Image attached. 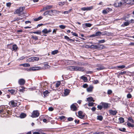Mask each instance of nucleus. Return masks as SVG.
<instances>
[{"label":"nucleus","mask_w":134,"mask_h":134,"mask_svg":"<svg viewBox=\"0 0 134 134\" xmlns=\"http://www.w3.org/2000/svg\"><path fill=\"white\" fill-rule=\"evenodd\" d=\"M67 69L71 71H83L85 69L83 67H80L76 66H70L67 67Z\"/></svg>","instance_id":"obj_1"},{"label":"nucleus","mask_w":134,"mask_h":134,"mask_svg":"<svg viewBox=\"0 0 134 134\" xmlns=\"http://www.w3.org/2000/svg\"><path fill=\"white\" fill-rule=\"evenodd\" d=\"M25 8L24 7H20L19 8L17 9L14 12L15 14H18L19 16H21V15L24 14L23 12L25 9Z\"/></svg>","instance_id":"obj_2"},{"label":"nucleus","mask_w":134,"mask_h":134,"mask_svg":"<svg viewBox=\"0 0 134 134\" xmlns=\"http://www.w3.org/2000/svg\"><path fill=\"white\" fill-rule=\"evenodd\" d=\"M124 0H118L115 2L114 5L116 7H120L124 4Z\"/></svg>","instance_id":"obj_3"},{"label":"nucleus","mask_w":134,"mask_h":134,"mask_svg":"<svg viewBox=\"0 0 134 134\" xmlns=\"http://www.w3.org/2000/svg\"><path fill=\"white\" fill-rule=\"evenodd\" d=\"M104 47V46L102 45H91L89 47V48H94L95 49H99L100 48L102 49H103Z\"/></svg>","instance_id":"obj_4"},{"label":"nucleus","mask_w":134,"mask_h":134,"mask_svg":"<svg viewBox=\"0 0 134 134\" xmlns=\"http://www.w3.org/2000/svg\"><path fill=\"white\" fill-rule=\"evenodd\" d=\"M40 115V113L38 110H34L32 113L31 117L33 118L38 117Z\"/></svg>","instance_id":"obj_5"},{"label":"nucleus","mask_w":134,"mask_h":134,"mask_svg":"<svg viewBox=\"0 0 134 134\" xmlns=\"http://www.w3.org/2000/svg\"><path fill=\"white\" fill-rule=\"evenodd\" d=\"M124 4L125 3L131 4H134V0H124Z\"/></svg>","instance_id":"obj_6"},{"label":"nucleus","mask_w":134,"mask_h":134,"mask_svg":"<svg viewBox=\"0 0 134 134\" xmlns=\"http://www.w3.org/2000/svg\"><path fill=\"white\" fill-rule=\"evenodd\" d=\"M9 104L10 105L12 106L13 107H15L17 105V103L13 100L10 101L9 103Z\"/></svg>","instance_id":"obj_7"},{"label":"nucleus","mask_w":134,"mask_h":134,"mask_svg":"<svg viewBox=\"0 0 134 134\" xmlns=\"http://www.w3.org/2000/svg\"><path fill=\"white\" fill-rule=\"evenodd\" d=\"M100 104L102 105L104 109H107L109 107V104L108 103L101 102Z\"/></svg>","instance_id":"obj_8"},{"label":"nucleus","mask_w":134,"mask_h":134,"mask_svg":"<svg viewBox=\"0 0 134 134\" xmlns=\"http://www.w3.org/2000/svg\"><path fill=\"white\" fill-rule=\"evenodd\" d=\"M18 83L20 85H23L25 83V80L23 79H19L18 81Z\"/></svg>","instance_id":"obj_9"},{"label":"nucleus","mask_w":134,"mask_h":134,"mask_svg":"<svg viewBox=\"0 0 134 134\" xmlns=\"http://www.w3.org/2000/svg\"><path fill=\"white\" fill-rule=\"evenodd\" d=\"M78 115H79V117L81 119L83 118L85 116V115L82 114V112L81 111H79Z\"/></svg>","instance_id":"obj_10"},{"label":"nucleus","mask_w":134,"mask_h":134,"mask_svg":"<svg viewBox=\"0 0 134 134\" xmlns=\"http://www.w3.org/2000/svg\"><path fill=\"white\" fill-rule=\"evenodd\" d=\"M109 113L113 115H115L117 113V112L116 110H109Z\"/></svg>","instance_id":"obj_11"},{"label":"nucleus","mask_w":134,"mask_h":134,"mask_svg":"<svg viewBox=\"0 0 134 134\" xmlns=\"http://www.w3.org/2000/svg\"><path fill=\"white\" fill-rule=\"evenodd\" d=\"M70 108L71 110L73 111H75L77 109L76 107L74 104L71 105Z\"/></svg>","instance_id":"obj_12"},{"label":"nucleus","mask_w":134,"mask_h":134,"mask_svg":"<svg viewBox=\"0 0 134 134\" xmlns=\"http://www.w3.org/2000/svg\"><path fill=\"white\" fill-rule=\"evenodd\" d=\"M44 68L45 69H47L50 68V66L48 65V63L47 62H45L44 63Z\"/></svg>","instance_id":"obj_13"},{"label":"nucleus","mask_w":134,"mask_h":134,"mask_svg":"<svg viewBox=\"0 0 134 134\" xmlns=\"http://www.w3.org/2000/svg\"><path fill=\"white\" fill-rule=\"evenodd\" d=\"M70 90L66 89L64 91V94L65 96H66L68 95L70 92Z\"/></svg>","instance_id":"obj_14"},{"label":"nucleus","mask_w":134,"mask_h":134,"mask_svg":"<svg viewBox=\"0 0 134 134\" xmlns=\"http://www.w3.org/2000/svg\"><path fill=\"white\" fill-rule=\"evenodd\" d=\"M33 71L38 70H42L43 68L39 66H35L33 67Z\"/></svg>","instance_id":"obj_15"},{"label":"nucleus","mask_w":134,"mask_h":134,"mask_svg":"<svg viewBox=\"0 0 134 134\" xmlns=\"http://www.w3.org/2000/svg\"><path fill=\"white\" fill-rule=\"evenodd\" d=\"M93 88V86L92 85H90L87 89V90L88 92L92 91Z\"/></svg>","instance_id":"obj_16"},{"label":"nucleus","mask_w":134,"mask_h":134,"mask_svg":"<svg viewBox=\"0 0 134 134\" xmlns=\"http://www.w3.org/2000/svg\"><path fill=\"white\" fill-rule=\"evenodd\" d=\"M92 24L89 23H86L82 24V26L83 27H85V26L87 27H90L92 26Z\"/></svg>","instance_id":"obj_17"},{"label":"nucleus","mask_w":134,"mask_h":134,"mask_svg":"<svg viewBox=\"0 0 134 134\" xmlns=\"http://www.w3.org/2000/svg\"><path fill=\"white\" fill-rule=\"evenodd\" d=\"M49 93V92L47 90H46L44 92H43V94L44 95L43 97H45L46 96H48Z\"/></svg>","instance_id":"obj_18"},{"label":"nucleus","mask_w":134,"mask_h":134,"mask_svg":"<svg viewBox=\"0 0 134 134\" xmlns=\"http://www.w3.org/2000/svg\"><path fill=\"white\" fill-rule=\"evenodd\" d=\"M105 67L102 65H100L97 68V69L98 70H100L105 69Z\"/></svg>","instance_id":"obj_19"},{"label":"nucleus","mask_w":134,"mask_h":134,"mask_svg":"<svg viewBox=\"0 0 134 134\" xmlns=\"http://www.w3.org/2000/svg\"><path fill=\"white\" fill-rule=\"evenodd\" d=\"M6 113V110L4 108L0 109V114H4Z\"/></svg>","instance_id":"obj_20"},{"label":"nucleus","mask_w":134,"mask_h":134,"mask_svg":"<svg viewBox=\"0 0 134 134\" xmlns=\"http://www.w3.org/2000/svg\"><path fill=\"white\" fill-rule=\"evenodd\" d=\"M130 23V21H127V22H124V24L122 25V26H123L124 27L125 26H127Z\"/></svg>","instance_id":"obj_21"},{"label":"nucleus","mask_w":134,"mask_h":134,"mask_svg":"<svg viewBox=\"0 0 134 134\" xmlns=\"http://www.w3.org/2000/svg\"><path fill=\"white\" fill-rule=\"evenodd\" d=\"M87 101L88 102H90L91 101L94 102V100H93V98L92 97H90L87 98Z\"/></svg>","instance_id":"obj_22"},{"label":"nucleus","mask_w":134,"mask_h":134,"mask_svg":"<svg viewBox=\"0 0 134 134\" xmlns=\"http://www.w3.org/2000/svg\"><path fill=\"white\" fill-rule=\"evenodd\" d=\"M13 51H16L18 49V47L16 44H14L12 46Z\"/></svg>","instance_id":"obj_23"},{"label":"nucleus","mask_w":134,"mask_h":134,"mask_svg":"<svg viewBox=\"0 0 134 134\" xmlns=\"http://www.w3.org/2000/svg\"><path fill=\"white\" fill-rule=\"evenodd\" d=\"M26 116V115L24 113H22L20 115V118H25Z\"/></svg>","instance_id":"obj_24"},{"label":"nucleus","mask_w":134,"mask_h":134,"mask_svg":"<svg viewBox=\"0 0 134 134\" xmlns=\"http://www.w3.org/2000/svg\"><path fill=\"white\" fill-rule=\"evenodd\" d=\"M20 65L23 66L24 67H29L30 66V64L28 63H25L23 64H20Z\"/></svg>","instance_id":"obj_25"},{"label":"nucleus","mask_w":134,"mask_h":134,"mask_svg":"<svg viewBox=\"0 0 134 134\" xmlns=\"http://www.w3.org/2000/svg\"><path fill=\"white\" fill-rule=\"evenodd\" d=\"M119 120L120 123H122L124 122V120L122 117L120 118L119 119Z\"/></svg>","instance_id":"obj_26"},{"label":"nucleus","mask_w":134,"mask_h":134,"mask_svg":"<svg viewBox=\"0 0 134 134\" xmlns=\"http://www.w3.org/2000/svg\"><path fill=\"white\" fill-rule=\"evenodd\" d=\"M53 6L52 5H47L45 7L46 10L52 8Z\"/></svg>","instance_id":"obj_27"},{"label":"nucleus","mask_w":134,"mask_h":134,"mask_svg":"<svg viewBox=\"0 0 134 134\" xmlns=\"http://www.w3.org/2000/svg\"><path fill=\"white\" fill-rule=\"evenodd\" d=\"M58 52V50H55L52 52L51 54L52 55H55L57 54Z\"/></svg>","instance_id":"obj_28"},{"label":"nucleus","mask_w":134,"mask_h":134,"mask_svg":"<svg viewBox=\"0 0 134 134\" xmlns=\"http://www.w3.org/2000/svg\"><path fill=\"white\" fill-rule=\"evenodd\" d=\"M102 32L100 31H97L96 32L95 35L96 36H100L101 35Z\"/></svg>","instance_id":"obj_29"},{"label":"nucleus","mask_w":134,"mask_h":134,"mask_svg":"<svg viewBox=\"0 0 134 134\" xmlns=\"http://www.w3.org/2000/svg\"><path fill=\"white\" fill-rule=\"evenodd\" d=\"M127 125L129 127H134V125L133 124H131L130 122H128L127 124Z\"/></svg>","instance_id":"obj_30"},{"label":"nucleus","mask_w":134,"mask_h":134,"mask_svg":"<svg viewBox=\"0 0 134 134\" xmlns=\"http://www.w3.org/2000/svg\"><path fill=\"white\" fill-rule=\"evenodd\" d=\"M41 33V31H38L33 32H31V33H34L35 34H39L40 35Z\"/></svg>","instance_id":"obj_31"},{"label":"nucleus","mask_w":134,"mask_h":134,"mask_svg":"<svg viewBox=\"0 0 134 134\" xmlns=\"http://www.w3.org/2000/svg\"><path fill=\"white\" fill-rule=\"evenodd\" d=\"M42 18V17L41 16H40L37 18H35L34 19V20L35 21H37L40 20H41Z\"/></svg>","instance_id":"obj_32"},{"label":"nucleus","mask_w":134,"mask_h":134,"mask_svg":"<svg viewBox=\"0 0 134 134\" xmlns=\"http://www.w3.org/2000/svg\"><path fill=\"white\" fill-rule=\"evenodd\" d=\"M33 62L38 61L39 60V58L37 57H33Z\"/></svg>","instance_id":"obj_33"},{"label":"nucleus","mask_w":134,"mask_h":134,"mask_svg":"<svg viewBox=\"0 0 134 134\" xmlns=\"http://www.w3.org/2000/svg\"><path fill=\"white\" fill-rule=\"evenodd\" d=\"M81 78L82 80H84L85 82L87 81V77H86L82 76H81Z\"/></svg>","instance_id":"obj_34"},{"label":"nucleus","mask_w":134,"mask_h":134,"mask_svg":"<svg viewBox=\"0 0 134 134\" xmlns=\"http://www.w3.org/2000/svg\"><path fill=\"white\" fill-rule=\"evenodd\" d=\"M27 61L29 62H33V59L32 57L30 58L27 59Z\"/></svg>","instance_id":"obj_35"},{"label":"nucleus","mask_w":134,"mask_h":134,"mask_svg":"<svg viewBox=\"0 0 134 134\" xmlns=\"http://www.w3.org/2000/svg\"><path fill=\"white\" fill-rule=\"evenodd\" d=\"M8 91L9 92H10V93H11L12 94H14V93H15V90H8Z\"/></svg>","instance_id":"obj_36"},{"label":"nucleus","mask_w":134,"mask_h":134,"mask_svg":"<svg viewBox=\"0 0 134 134\" xmlns=\"http://www.w3.org/2000/svg\"><path fill=\"white\" fill-rule=\"evenodd\" d=\"M103 117L101 115L98 116L97 119L100 121H102L103 119Z\"/></svg>","instance_id":"obj_37"},{"label":"nucleus","mask_w":134,"mask_h":134,"mask_svg":"<svg viewBox=\"0 0 134 134\" xmlns=\"http://www.w3.org/2000/svg\"><path fill=\"white\" fill-rule=\"evenodd\" d=\"M31 38L34 39L36 40H37L38 39V37L36 36H32L31 37Z\"/></svg>","instance_id":"obj_38"},{"label":"nucleus","mask_w":134,"mask_h":134,"mask_svg":"<svg viewBox=\"0 0 134 134\" xmlns=\"http://www.w3.org/2000/svg\"><path fill=\"white\" fill-rule=\"evenodd\" d=\"M77 64L80 66H84L85 65V64L83 62H79L77 63Z\"/></svg>","instance_id":"obj_39"},{"label":"nucleus","mask_w":134,"mask_h":134,"mask_svg":"<svg viewBox=\"0 0 134 134\" xmlns=\"http://www.w3.org/2000/svg\"><path fill=\"white\" fill-rule=\"evenodd\" d=\"M42 32L44 34H47L48 33L47 30V29H45L42 31Z\"/></svg>","instance_id":"obj_40"},{"label":"nucleus","mask_w":134,"mask_h":134,"mask_svg":"<svg viewBox=\"0 0 134 134\" xmlns=\"http://www.w3.org/2000/svg\"><path fill=\"white\" fill-rule=\"evenodd\" d=\"M119 130L120 131L123 132H125L126 131V129L124 128H119Z\"/></svg>","instance_id":"obj_41"},{"label":"nucleus","mask_w":134,"mask_h":134,"mask_svg":"<svg viewBox=\"0 0 134 134\" xmlns=\"http://www.w3.org/2000/svg\"><path fill=\"white\" fill-rule=\"evenodd\" d=\"M93 7L92 6L89 7H86V10H89L93 9Z\"/></svg>","instance_id":"obj_42"},{"label":"nucleus","mask_w":134,"mask_h":134,"mask_svg":"<svg viewBox=\"0 0 134 134\" xmlns=\"http://www.w3.org/2000/svg\"><path fill=\"white\" fill-rule=\"evenodd\" d=\"M98 41L99 43H103L105 42V40L104 39L100 40H98Z\"/></svg>","instance_id":"obj_43"},{"label":"nucleus","mask_w":134,"mask_h":134,"mask_svg":"<svg viewBox=\"0 0 134 134\" xmlns=\"http://www.w3.org/2000/svg\"><path fill=\"white\" fill-rule=\"evenodd\" d=\"M95 103L93 102H90V103H89L88 104V105L89 106H93L94 104Z\"/></svg>","instance_id":"obj_44"},{"label":"nucleus","mask_w":134,"mask_h":134,"mask_svg":"<svg viewBox=\"0 0 134 134\" xmlns=\"http://www.w3.org/2000/svg\"><path fill=\"white\" fill-rule=\"evenodd\" d=\"M125 67V66L124 65H121L118 66L117 67L119 69H123Z\"/></svg>","instance_id":"obj_45"},{"label":"nucleus","mask_w":134,"mask_h":134,"mask_svg":"<svg viewBox=\"0 0 134 134\" xmlns=\"http://www.w3.org/2000/svg\"><path fill=\"white\" fill-rule=\"evenodd\" d=\"M127 98H130L132 97V96L130 93H129L127 95Z\"/></svg>","instance_id":"obj_46"},{"label":"nucleus","mask_w":134,"mask_h":134,"mask_svg":"<svg viewBox=\"0 0 134 134\" xmlns=\"http://www.w3.org/2000/svg\"><path fill=\"white\" fill-rule=\"evenodd\" d=\"M97 108L99 109L100 110H101L103 108V106L101 105H98V106H97Z\"/></svg>","instance_id":"obj_47"},{"label":"nucleus","mask_w":134,"mask_h":134,"mask_svg":"<svg viewBox=\"0 0 134 134\" xmlns=\"http://www.w3.org/2000/svg\"><path fill=\"white\" fill-rule=\"evenodd\" d=\"M59 27L62 29H64L66 27V26L63 25H61L59 26Z\"/></svg>","instance_id":"obj_48"},{"label":"nucleus","mask_w":134,"mask_h":134,"mask_svg":"<svg viewBox=\"0 0 134 134\" xmlns=\"http://www.w3.org/2000/svg\"><path fill=\"white\" fill-rule=\"evenodd\" d=\"M105 34L108 36H110L112 35V33L111 32H108L105 33Z\"/></svg>","instance_id":"obj_49"},{"label":"nucleus","mask_w":134,"mask_h":134,"mask_svg":"<svg viewBox=\"0 0 134 134\" xmlns=\"http://www.w3.org/2000/svg\"><path fill=\"white\" fill-rule=\"evenodd\" d=\"M60 81L57 82L56 84V87H58L60 85Z\"/></svg>","instance_id":"obj_50"},{"label":"nucleus","mask_w":134,"mask_h":134,"mask_svg":"<svg viewBox=\"0 0 134 134\" xmlns=\"http://www.w3.org/2000/svg\"><path fill=\"white\" fill-rule=\"evenodd\" d=\"M71 33L72 34V35H73L75 36H76V37L78 36L77 34L76 33L74 32H71Z\"/></svg>","instance_id":"obj_51"},{"label":"nucleus","mask_w":134,"mask_h":134,"mask_svg":"<svg viewBox=\"0 0 134 134\" xmlns=\"http://www.w3.org/2000/svg\"><path fill=\"white\" fill-rule=\"evenodd\" d=\"M11 3L10 2H8V3H6V6L7 7H10L11 6Z\"/></svg>","instance_id":"obj_52"},{"label":"nucleus","mask_w":134,"mask_h":134,"mask_svg":"<svg viewBox=\"0 0 134 134\" xmlns=\"http://www.w3.org/2000/svg\"><path fill=\"white\" fill-rule=\"evenodd\" d=\"M112 91L111 90H109L108 91L107 93L108 94H110L112 93Z\"/></svg>","instance_id":"obj_53"},{"label":"nucleus","mask_w":134,"mask_h":134,"mask_svg":"<svg viewBox=\"0 0 134 134\" xmlns=\"http://www.w3.org/2000/svg\"><path fill=\"white\" fill-rule=\"evenodd\" d=\"M54 109L52 107H50L48 108V110L50 111H52Z\"/></svg>","instance_id":"obj_54"},{"label":"nucleus","mask_w":134,"mask_h":134,"mask_svg":"<svg viewBox=\"0 0 134 134\" xmlns=\"http://www.w3.org/2000/svg\"><path fill=\"white\" fill-rule=\"evenodd\" d=\"M64 38L66 40L68 41H69V38L66 36H64Z\"/></svg>","instance_id":"obj_55"},{"label":"nucleus","mask_w":134,"mask_h":134,"mask_svg":"<svg viewBox=\"0 0 134 134\" xmlns=\"http://www.w3.org/2000/svg\"><path fill=\"white\" fill-rule=\"evenodd\" d=\"M73 120V118L71 117H69L68 118V120L69 121H71Z\"/></svg>","instance_id":"obj_56"},{"label":"nucleus","mask_w":134,"mask_h":134,"mask_svg":"<svg viewBox=\"0 0 134 134\" xmlns=\"http://www.w3.org/2000/svg\"><path fill=\"white\" fill-rule=\"evenodd\" d=\"M102 13L104 14H106L108 13L105 9H104L103 10Z\"/></svg>","instance_id":"obj_57"},{"label":"nucleus","mask_w":134,"mask_h":134,"mask_svg":"<svg viewBox=\"0 0 134 134\" xmlns=\"http://www.w3.org/2000/svg\"><path fill=\"white\" fill-rule=\"evenodd\" d=\"M12 44L10 43L7 45V47L9 48H11L12 47Z\"/></svg>","instance_id":"obj_58"},{"label":"nucleus","mask_w":134,"mask_h":134,"mask_svg":"<svg viewBox=\"0 0 134 134\" xmlns=\"http://www.w3.org/2000/svg\"><path fill=\"white\" fill-rule=\"evenodd\" d=\"M96 108L95 107H92L91 109L93 111H95L96 110Z\"/></svg>","instance_id":"obj_59"},{"label":"nucleus","mask_w":134,"mask_h":134,"mask_svg":"<svg viewBox=\"0 0 134 134\" xmlns=\"http://www.w3.org/2000/svg\"><path fill=\"white\" fill-rule=\"evenodd\" d=\"M88 85L86 84H85L83 85V87L84 88H86L88 86Z\"/></svg>","instance_id":"obj_60"},{"label":"nucleus","mask_w":134,"mask_h":134,"mask_svg":"<svg viewBox=\"0 0 134 134\" xmlns=\"http://www.w3.org/2000/svg\"><path fill=\"white\" fill-rule=\"evenodd\" d=\"M65 117L64 116H61L60 117V119L61 120H64Z\"/></svg>","instance_id":"obj_61"},{"label":"nucleus","mask_w":134,"mask_h":134,"mask_svg":"<svg viewBox=\"0 0 134 134\" xmlns=\"http://www.w3.org/2000/svg\"><path fill=\"white\" fill-rule=\"evenodd\" d=\"M57 30V29H54L53 31V33L55 34H56V32Z\"/></svg>","instance_id":"obj_62"},{"label":"nucleus","mask_w":134,"mask_h":134,"mask_svg":"<svg viewBox=\"0 0 134 134\" xmlns=\"http://www.w3.org/2000/svg\"><path fill=\"white\" fill-rule=\"evenodd\" d=\"M27 70L29 71H34L33 67L29 68L28 70Z\"/></svg>","instance_id":"obj_63"},{"label":"nucleus","mask_w":134,"mask_h":134,"mask_svg":"<svg viewBox=\"0 0 134 134\" xmlns=\"http://www.w3.org/2000/svg\"><path fill=\"white\" fill-rule=\"evenodd\" d=\"M81 10H83V11L86 10V7H82L81 8Z\"/></svg>","instance_id":"obj_64"}]
</instances>
